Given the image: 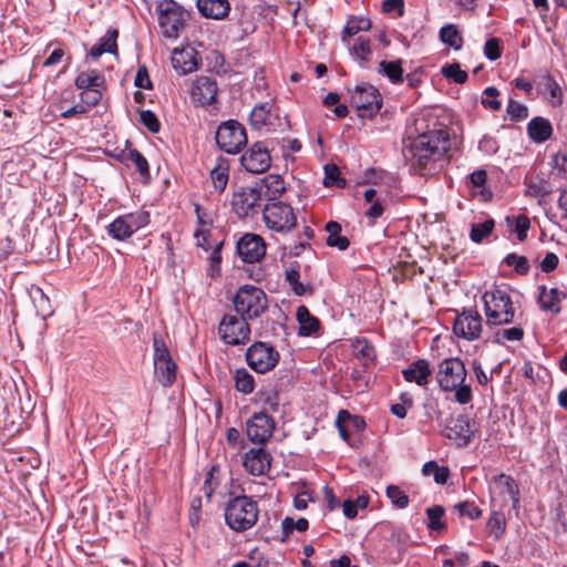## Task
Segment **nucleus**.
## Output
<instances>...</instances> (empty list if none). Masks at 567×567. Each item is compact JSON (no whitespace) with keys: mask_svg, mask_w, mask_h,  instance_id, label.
Wrapping results in <instances>:
<instances>
[{"mask_svg":"<svg viewBox=\"0 0 567 567\" xmlns=\"http://www.w3.org/2000/svg\"><path fill=\"white\" fill-rule=\"evenodd\" d=\"M234 380L236 389L244 394H249L255 389L254 378L246 369L236 370Z\"/></svg>","mask_w":567,"mask_h":567,"instance_id":"nucleus-37","label":"nucleus"},{"mask_svg":"<svg viewBox=\"0 0 567 567\" xmlns=\"http://www.w3.org/2000/svg\"><path fill=\"white\" fill-rule=\"evenodd\" d=\"M264 186L266 188V196L269 199H275L286 190L285 182L279 175L270 174L264 178Z\"/></svg>","mask_w":567,"mask_h":567,"instance_id":"nucleus-34","label":"nucleus"},{"mask_svg":"<svg viewBox=\"0 0 567 567\" xmlns=\"http://www.w3.org/2000/svg\"><path fill=\"white\" fill-rule=\"evenodd\" d=\"M118 32L115 29H110L105 33L103 38H101L100 42L91 48L90 55L94 59L100 58L104 53H115L116 52V39Z\"/></svg>","mask_w":567,"mask_h":567,"instance_id":"nucleus-30","label":"nucleus"},{"mask_svg":"<svg viewBox=\"0 0 567 567\" xmlns=\"http://www.w3.org/2000/svg\"><path fill=\"white\" fill-rule=\"evenodd\" d=\"M450 148V135L445 130L420 134L410 146L412 166L420 174H434L447 164Z\"/></svg>","mask_w":567,"mask_h":567,"instance_id":"nucleus-1","label":"nucleus"},{"mask_svg":"<svg viewBox=\"0 0 567 567\" xmlns=\"http://www.w3.org/2000/svg\"><path fill=\"white\" fill-rule=\"evenodd\" d=\"M484 54L491 61L497 60L501 56L499 41L495 38L487 40L484 45Z\"/></svg>","mask_w":567,"mask_h":567,"instance_id":"nucleus-58","label":"nucleus"},{"mask_svg":"<svg viewBox=\"0 0 567 567\" xmlns=\"http://www.w3.org/2000/svg\"><path fill=\"white\" fill-rule=\"evenodd\" d=\"M467 371L460 358H446L439 363L436 381L444 392H455L454 399L460 404H467L472 401V389L465 384Z\"/></svg>","mask_w":567,"mask_h":567,"instance_id":"nucleus-2","label":"nucleus"},{"mask_svg":"<svg viewBox=\"0 0 567 567\" xmlns=\"http://www.w3.org/2000/svg\"><path fill=\"white\" fill-rule=\"evenodd\" d=\"M440 39L443 43L458 50L462 47V38L453 24H447L440 30Z\"/></svg>","mask_w":567,"mask_h":567,"instance_id":"nucleus-41","label":"nucleus"},{"mask_svg":"<svg viewBox=\"0 0 567 567\" xmlns=\"http://www.w3.org/2000/svg\"><path fill=\"white\" fill-rule=\"evenodd\" d=\"M297 320L299 322L300 336H310L315 333L320 326L319 320L313 317L305 306H300L297 309Z\"/></svg>","mask_w":567,"mask_h":567,"instance_id":"nucleus-32","label":"nucleus"},{"mask_svg":"<svg viewBox=\"0 0 567 567\" xmlns=\"http://www.w3.org/2000/svg\"><path fill=\"white\" fill-rule=\"evenodd\" d=\"M196 6L202 16L215 20L224 19L230 11L228 0H197Z\"/></svg>","mask_w":567,"mask_h":567,"instance_id":"nucleus-27","label":"nucleus"},{"mask_svg":"<svg viewBox=\"0 0 567 567\" xmlns=\"http://www.w3.org/2000/svg\"><path fill=\"white\" fill-rule=\"evenodd\" d=\"M379 72L388 76L393 83L401 82L403 74L401 60L390 62L381 61L379 64Z\"/></svg>","mask_w":567,"mask_h":567,"instance_id":"nucleus-38","label":"nucleus"},{"mask_svg":"<svg viewBox=\"0 0 567 567\" xmlns=\"http://www.w3.org/2000/svg\"><path fill=\"white\" fill-rule=\"evenodd\" d=\"M221 339L231 346L240 344L249 339L250 328L246 320L233 315L224 316L218 328Z\"/></svg>","mask_w":567,"mask_h":567,"instance_id":"nucleus-13","label":"nucleus"},{"mask_svg":"<svg viewBox=\"0 0 567 567\" xmlns=\"http://www.w3.org/2000/svg\"><path fill=\"white\" fill-rule=\"evenodd\" d=\"M237 252L244 261L257 262L266 254L265 240L257 234L247 233L237 241Z\"/></svg>","mask_w":567,"mask_h":567,"instance_id":"nucleus-18","label":"nucleus"},{"mask_svg":"<svg viewBox=\"0 0 567 567\" xmlns=\"http://www.w3.org/2000/svg\"><path fill=\"white\" fill-rule=\"evenodd\" d=\"M386 496L390 498L391 503L398 508H405L409 505L408 495L395 485H390L386 487Z\"/></svg>","mask_w":567,"mask_h":567,"instance_id":"nucleus-44","label":"nucleus"},{"mask_svg":"<svg viewBox=\"0 0 567 567\" xmlns=\"http://www.w3.org/2000/svg\"><path fill=\"white\" fill-rule=\"evenodd\" d=\"M326 230L328 233L327 244L330 247H336L339 250H346L349 247V239L344 236L340 235L341 226L337 221H329L326 225Z\"/></svg>","mask_w":567,"mask_h":567,"instance_id":"nucleus-33","label":"nucleus"},{"mask_svg":"<svg viewBox=\"0 0 567 567\" xmlns=\"http://www.w3.org/2000/svg\"><path fill=\"white\" fill-rule=\"evenodd\" d=\"M527 130L529 137L537 143H543L547 141L553 133V128L549 121L543 117H534L533 120H530Z\"/></svg>","mask_w":567,"mask_h":567,"instance_id":"nucleus-29","label":"nucleus"},{"mask_svg":"<svg viewBox=\"0 0 567 567\" xmlns=\"http://www.w3.org/2000/svg\"><path fill=\"white\" fill-rule=\"evenodd\" d=\"M140 121L152 133H157L161 128L159 122L152 111H142Z\"/></svg>","mask_w":567,"mask_h":567,"instance_id":"nucleus-55","label":"nucleus"},{"mask_svg":"<svg viewBox=\"0 0 567 567\" xmlns=\"http://www.w3.org/2000/svg\"><path fill=\"white\" fill-rule=\"evenodd\" d=\"M530 221L525 215H519L515 219V230L517 231L518 240L523 241L527 237V230L529 229Z\"/></svg>","mask_w":567,"mask_h":567,"instance_id":"nucleus-60","label":"nucleus"},{"mask_svg":"<svg viewBox=\"0 0 567 567\" xmlns=\"http://www.w3.org/2000/svg\"><path fill=\"white\" fill-rule=\"evenodd\" d=\"M424 476H433L435 483L445 484L450 476V471L445 466H439L436 462L430 461L422 467Z\"/></svg>","mask_w":567,"mask_h":567,"instance_id":"nucleus-36","label":"nucleus"},{"mask_svg":"<svg viewBox=\"0 0 567 567\" xmlns=\"http://www.w3.org/2000/svg\"><path fill=\"white\" fill-rule=\"evenodd\" d=\"M454 333L466 340L480 338L482 332V317L474 309L464 310L458 315L453 326Z\"/></svg>","mask_w":567,"mask_h":567,"instance_id":"nucleus-15","label":"nucleus"},{"mask_svg":"<svg viewBox=\"0 0 567 567\" xmlns=\"http://www.w3.org/2000/svg\"><path fill=\"white\" fill-rule=\"evenodd\" d=\"M240 162L246 171L261 174L270 167L271 156L268 148L258 142L241 155Z\"/></svg>","mask_w":567,"mask_h":567,"instance_id":"nucleus-17","label":"nucleus"},{"mask_svg":"<svg viewBox=\"0 0 567 567\" xmlns=\"http://www.w3.org/2000/svg\"><path fill=\"white\" fill-rule=\"evenodd\" d=\"M156 10L162 35L166 39H177L187 21V11L174 0H162Z\"/></svg>","mask_w":567,"mask_h":567,"instance_id":"nucleus-6","label":"nucleus"},{"mask_svg":"<svg viewBox=\"0 0 567 567\" xmlns=\"http://www.w3.org/2000/svg\"><path fill=\"white\" fill-rule=\"evenodd\" d=\"M196 52L192 48L174 49L172 53V65L182 74H187L197 69L195 59Z\"/></svg>","mask_w":567,"mask_h":567,"instance_id":"nucleus-25","label":"nucleus"},{"mask_svg":"<svg viewBox=\"0 0 567 567\" xmlns=\"http://www.w3.org/2000/svg\"><path fill=\"white\" fill-rule=\"evenodd\" d=\"M153 349L155 378L163 386H169L176 380L177 367L173 361L162 337L157 333H154L153 336Z\"/></svg>","mask_w":567,"mask_h":567,"instance_id":"nucleus-8","label":"nucleus"},{"mask_svg":"<svg viewBox=\"0 0 567 567\" xmlns=\"http://www.w3.org/2000/svg\"><path fill=\"white\" fill-rule=\"evenodd\" d=\"M402 375L406 382H414L420 386H425L430 381L432 370L427 360L419 359L403 369Z\"/></svg>","mask_w":567,"mask_h":567,"instance_id":"nucleus-24","label":"nucleus"},{"mask_svg":"<svg viewBox=\"0 0 567 567\" xmlns=\"http://www.w3.org/2000/svg\"><path fill=\"white\" fill-rule=\"evenodd\" d=\"M369 204H370V207L367 209L365 215L370 219L374 220L383 214L384 207L379 199H377L372 203H369Z\"/></svg>","mask_w":567,"mask_h":567,"instance_id":"nucleus-64","label":"nucleus"},{"mask_svg":"<svg viewBox=\"0 0 567 567\" xmlns=\"http://www.w3.org/2000/svg\"><path fill=\"white\" fill-rule=\"evenodd\" d=\"M505 262L513 267L518 274L525 275L529 270V264L526 257L516 254H508L505 257Z\"/></svg>","mask_w":567,"mask_h":567,"instance_id":"nucleus-48","label":"nucleus"},{"mask_svg":"<svg viewBox=\"0 0 567 567\" xmlns=\"http://www.w3.org/2000/svg\"><path fill=\"white\" fill-rule=\"evenodd\" d=\"M103 82L104 79L95 71H92L90 73L82 72L78 75L75 80V85L78 89L84 91L99 87L103 84Z\"/></svg>","mask_w":567,"mask_h":567,"instance_id":"nucleus-39","label":"nucleus"},{"mask_svg":"<svg viewBox=\"0 0 567 567\" xmlns=\"http://www.w3.org/2000/svg\"><path fill=\"white\" fill-rule=\"evenodd\" d=\"M384 12L398 11L399 17L404 14V1L403 0H384L382 4Z\"/></svg>","mask_w":567,"mask_h":567,"instance_id":"nucleus-62","label":"nucleus"},{"mask_svg":"<svg viewBox=\"0 0 567 567\" xmlns=\"http://www.w3.org/2000/svg\"><path fill=\"white\" fill-rule=\"evenodd\" d=\"M128 158L136 166L137 171L143 177L150 176L148 163L137 150L130 151Z\"/></svg>","mask_w":567,"mask_h":567,"instance_id":"nucleus-51","label":"nucleus"},{"mask_svg":"<svg viewBox=\"0 0 567 567\" xmlns=\"http://www.w3.org/2000/svg\"><path fill=\"white\" fill-rule=\"evenodd\" d=\"M260 190L252 187H246L240 188L234 194L231 204L238 216L246 217L256 212L257 207L260 206Z\"/></svg>","mask_w":567,"mask_h":567,"instance_id":"nucleus-19","label":"nucleus"},{"mask_svg":"<svg viewBox=\"0 0 567 567\" xmlns=\"http://www.w3.org/2000/svg\"><path fill=\"white\" fill-rule=\"evenodd\" d=\"M262 219L268 229L279 234H287L297 225L292 207L281 202L267 204L262 210Z\"/></svg>","mask_w":567,"mask_h":567,"instance_id":"nucleus-7","label":"nucleus"},{"mask_svg":"<svg viewBox=\"0 0 567 567\" xmlns=\"http://www.w3.org/2000/svg\"><path fill=\"white\" fill-rule=\"evenodd\" d=\"M351 102L357 107L360 117H370L378 113L382 105L379 91L371 84L358 85L352 95Z\"/></svg>","mask_w":567,"mask_h":567,"instance_id":"nucleus-11","label":"nucleus"},{"mask_svg":"<svg viewBox=\"0 0 567 567\" xmlns=\"http://www.w3.org/2000/svg\"><path fill=\"white\" fill-rule=\"evenodd\" d=\"M300 265L298 262L290 264L285 270V280L288 282L290 289L297 296H311L313 293V286L305 284L300 280Z\"/></svg>","mask_w":567,"mask_h":567,"instance_id":"nucleus-26","label":"nucleus"},{"mask_svg":"<svg viewBox=\"0 0 567 567\" xmlns=\"http://www.w3.org/2000/svg\"><path fill=\"white\" fill-rule=\"evenodd\" d=\"M494 220L487 219L484 223L473 224L470 233V238L474 243H481L485 237L489 236L494 228Z\"/></svg>","mask_w":567,"mask_h":567,"instance_id":"nucleus-42","label":"nucleus"},{"mask_svg":"<svg viewBox=\"0 0 567 567\" xmlns=\"http://www.w3.org/2000/svg\"><path fill=\"white\" fill-rule=\"evenodd\" d=\"M101 99L102 93L100 90H97V87L84 90L81 92V102L86 107V110L89 107L96 105L101 101Z\"/></svg>","mask_w":567,"mask_h":567,"instance_id":"nucleus-56","label":"nucleus"},{"mask_svg":"<svg viewBox=\"0 0 567 567\" xmlns=\"http://www.w3.org/2000/svg\"><path fill=\"white\" fill-rule=\"evenodd\" d=\"M216 143L228 154H237L247 143L245 127L237 121L221 123L216 132Z\"/></svg>","mask_w":567,"mask_h":567,"instance_id":"nucleus-10","label":"nucleus"},{"mask_svg":"<svg viewBox=\"0 0 567 567\" xmlns=\"http://www.w3.org/2000/svg\"><path fill=\"white\" fill-rule=\"evenodd\" d=\"M429 518V528L432 530H440L444 527L442 517L444 515V508L442 506H433L426 509Z\"/></svg>","mask_w":567,"mask_h":567,"instance_id":"nucleus-46","label":"nucleus"},{"mask_svg":"<svg viewBox=\"0 0 567 567\" xmlns=\"http://www.w3.org/2000/svg\"><path fill=\"white\" fill-rule=\"evenodd\" d=\"M134 83L137 87L151 90L152 89V81L148 76L147 69L145 66H141L135 75Z\"/></svg>","mask_w":567,"mask_h":567,"instance_id":"nucleus-61","label":"nucleus"},{"mask_svg":"<svg viewBox=\"0 0 567 567\" xmlns=\"http://www.w3.org/2000/svg\"><path fill=\"white\" fill-rule=\"evenodd\" d=\"M498 94H499V92L497 89H495L493 86L486 87L483 92L482 104L485 107H488L493 111L499 110L502 104L497 100Z\"/></svg>","mask_w":567,"mask_h":567,"instance_id":"nucleus-49","label":"nucleus"},{"mask_svg":"<svg viewBox=\"0 0 567 567\" xmlns=\"http://www.w3.org/2000/svg\"><path fill=\"white\" fill-rule=\"evenodd\" d=\"M236 312L244 320L259 318L268 308L266 293L252 285L241 286L233 298Z\"/></svg>","mask_w":567,"mask_h":567,"instance_id":"nucleus-5","label":"nucleus"},{"mask_svg":"<svg viewBox=\"0 0 567 567\" xmlns=\"http://www.w3.org/2000/svg\"><path fill=\"white\" fill-rule=\"evenodd\" d=\"M564 297L565 295L557 288H551L547 291L545 287H542V292L539 295L540 308L545 311L558 313L560 311L559 303Z\"/></svg>","mask_w":567,"mask_h":567,"instance_id":"nucleus-31","label":"nucleus"},{"mask_svg":"<svg viewBox=\"0 0 567 567\" xmlns=\"http://www.w3.org/2000/svg\"><path fill=\"white\" fill-rule=\"evenodd\" d=\"M150 223V214L145 210H136L115 218L107 226V234L116 240L130 238Z\"/></svg>","mask_w":567,"mask_h":567,"instance_id":"nucleus-9","label":"nucleus"},{"mask_svg":"<svg viewBox=\"0 0 567 567\" xmlns=\"http://www.w3.org/2000/svg\"><path fill=\"white\" fill-rule=\"evenodd\" d=\"M558 265V257L554 252H547L540 262L544 272H550Z\"/></svg>","mask_w":567,"mask_h":567,"instance_id":"nucleus-63","label":"nucleus"},{"mask_svg":"<svg viewBox=\"0 0 567 567\" xmlns=\"http://www.w3.org/2000/svg\"><path fill=\"white\" fill-rule=\"evenodd\" d=\"M250 123L257 128H267L268 131L284 130L287 125L286 117H280L278 113H274L272 106L262 103L254 107L250 113Z\"/></svg>","mask_w":567,"mask_h":567,"instance_id":"nucleus-14","label":"nucleus"},{"mask_svg":"<svg viewBox=\"0 0 567 567\" xmlns=\"http://www.w3.org/2000/svg\"><path fill=\"white\" fill-rule=\"evenodd\" d=\"M274 420L264 412L255 413L246 423V434L252 443L262 444L271 437Z\"/></svg>","mask_w":567,"mask_h":567,"instance_id":"nucleus-16","label":"nucleus"},{"mask_svg":"<svg viewBox=\"0 0 567 567\" xmlns=\"http://www.w3.org/2000/svg\"><path fill=\"white\" fill-rule=\"evenodd\" d=\"M482 299L487 324L502 326L514 321L515 308L509 293L505 289L487 290Z\"/></svg>","mask_w":567,"mask_h":567,"instance_id":"nucleus-3","label":"nucleus"},{"mask_svg":"<svg viewBox=\"0 0 567 567\" xmlns=\"http://www.w3.org/2000/svg\"><path fill=\"white\" fill-rule=\"evenodd\" d=\"M554 174L560 178L567 179V155L557 153L553 156Z\"/></svg>","mask_w":567,"mask_h":567,"instance_id":"nucleus-54","label":"nucleus"},{"mask_svg":"<svg viewBox=\"0 0 567 567\" xmlns=\"http://www.w3.org/2000/svg\"><path fill=\"white\" fill-rule=\"evenodd\" d=\"M351 52L360 60L367 61L371 54L370 41L363 38H358Z\"/></svg>","mask_w":567,"mask_h":567,"instance_id":"nucleus-52","label":"nucleus"},{"mask_svg":"<svg viewBox=\"0 0 567 567\" xmlns=\"http://www.w3.org/2000/svg\"><path fill=\"white\" fill-rule=\"evenodd\" d=\"M217 83L208 76H198L192 85L190 99L200 106L209 105L216 101Z\"/></svg>","mask_w":567,"mask_h":567,"instance_id":"nucleus-20","label":"nucleus"},{"mask_svg":"<svg viewBox=\"0 0 567 567\" xmlns=\"http://www.w3.org/2000/svg\"><path fill=\"white\" fill-rule=\"evenodd\" d=\"M248 365L259 373H265L278 363L279 353L265 342H255L246 352Z\"/></svg>","mask_w":567,"mask_h":567,"instance_id":"nucleus-12","label":"nucleus"},{"mask_svg":"<svg viewBox=\"0 0 567 567\" xmlns=\"http://www.w3.org/2000/svg\"><path fill=\"white\" fill-rule=\"evenodd\" d=\"M340 172L336 165H326L324 166V186L337 185L339 187H343L346 182L339 178Z\"/></svg>","mask_w":567,"mask_h":567,"instance_id":"nucleus-50","label":"nucleus"},{"mask_svg":"<svg viewBox=\"0 0 567 567\" xmlns=\"http://www.w3.org/2000/svg\"><path fill=\"white\" fill-rule=\"evenodd\" d=\"M353 348L357 354L361 355L367 360H371L374 358V348L365 340H357Z\"/></svg>","mask_w":567,"mask_h":567,"instance_id":"nucleus-59","label":"nucleus"},{"mask_svg":"<svg viewBox=\"0 0 567 567\" xmlns=\"http://www.w3.org/2000/svg\"><path fill=\"white\" fill-rule=\"evenodd\" d=\"M258 514L257 503L246 495L234 497L225 507L226 524L235 532L250 529L256 524Z\"/></svg>","mask_w":567,"mask_h":567,"instance_id":"nucleus-4","label":"nucleus"},{"mask_svg":"<svg viewBox=\"0 0 567 567\" xmlns=\"http://www.w3.org/2000/svg\"><path fill=\"white\" fill-rule=\"evenodd\" d=\"M523 337L524 330L520 327H512L496 331L494 339L498 343H504L506 341H519Z\"/></svg>","mask_w":567,"mask_h":567,"instance_id":"nucleus-43","label":"nucleus"},{"mask_svg":"<svg viewBox=\"0 0 567 567\" xmlns=\"http://www.w3.org/2000/svg\"><path fill=\"white\" fill-rule=\"evenodd\" d=\"M442 73L445 78L453 79L458 84H463L467 80V73L461 69L458 63L444 65Z\"/></svg>","mask_w":567,"mask_h":567,"instance_id":"nucleus-45","label":"nucleus"},{"mask_svg":"<svg viewBox=\"0 0 567 567\" xmlns=\"http://www.w3.org/2000/svg\"><path fill=\"white\" fill-rule=\"evenodd\" d=\"M505 526L506 522L504 515L501 513H493L487 523L489 534L495 538H499L505 530Z\"/></svg>","mask_w":567,"mask_h":567,"instance_id":"nucleus-47","label":"nucleus"},{"mask_svg":"<svg viewBox=\"0 0 567 567\" xmlns=\"http://www.w3.org/2000/svg\"><path fill=\"white\" fill-rule=\"evenodd\" d=\"M455 508L461 516H467L471 519L480 517L482 513L477 506L468 502H461L455 505Z\"/></svg>","mask_w":567,"mask_h":567,"instance_id":"nucleus-57","label":"nucleus"},{"mask_svg":"<svg viewBox=\"0 0 567 567\" xmlns=\"http://www.w3.org/2000/svg\"><path fill=\"white\" fill-rule=\"evenodd\" d=\"M371 28V21L363 17H353L350 19L342 31V41L355 35L360 31H368Z\"/></svg>","mask_w":567,"mask_h":567,"instance_id":"nucleus-35","label":"nucleus"},{"mask_svg":"<svg viewBox=\"0 0 567 567\" xmlns=\"http://www.w3.org/2000/svg\"><path fill=\"white\" fill-rule=\"evenodd\" d=\"M229 177V163L225 157L219 156L216 159V164L210 172V178L215 189L224 192Z\"/></svg>","mask_w":567,"mask_h":567,"instance_id":"nucleus-28","label":"nucleus"},{"mask_svg":"<svg viewBox=\"0 0 567 567\" xmlns=\"http://www.w3.org/2000/svg\"><path fill=\"white\" fill-rule=\"evenodd\" d=\"M506 111L512 120L515 121H522L528 116L527 106L513 100H509Z\"/></svg>","mask_w":567,"mask_h":567,"instance_id":"nucleus-53","label":"nucleus"},{"mask_svg":"<svg viewBox=\"0 0 567 567\" xmlns=\"http://www.w3.org/2000/svg\"><path fill=\"white\" fill-rule=\"evenodd\" d=\"M525 195L535 198H544L551 190L543 178H532L525 183Z\"/></svg>","mask_w":567,"mask_h":567,"instance_id":"nucleus-40","label":"nucleus"},{"mask_svg":"<svg viewBox=\"0 0 567 567\" xmlns=\"http://www.w3.org/2000/svg\"><path fill=\"white\" fill-rule=\"evenodd\" d=\"M491 491L493 494L501 496L503 502L511 501L514 506L519 502L518 486L509 475L499 474L495 476L492 482Z\"/></svg>","mask_w":567,"mask_h":567,"instance_id":"nucleus-23","label":"nucleus"},{"mask_svg":"<svg viewBox=\"0 0 567 567\" xmlns=\"http://www.w3.org/2000/svg\"><path fill=\"white\" fill-rule=\"evenodd\" d=\"M445 436L458 441L460 445H467L474 434L473 423L466 416L452 419L445 427Z\"/></svg>","mask_w":567,"mask_h":567,"instance_id":"nucleus-22","label":"nucleus"},{"mask_svg":"<svg viewBox=\"0 0 567 567\" xmlns=\"http://www.w3.org/2000/svg\"><path fill=\"white\" fill-rule=\"evenodd\" d=\"M270 462V454L265 449L257 447L246 452L243 464L249 474L260 476L269 470Z\"/></svg>","mask_w":567,"mask_h":567,"instance_id":"nucleus-21","label":"nucleus"}]
</instances>
